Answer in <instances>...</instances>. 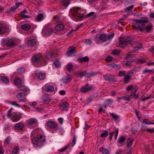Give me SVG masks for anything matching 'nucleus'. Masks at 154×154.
<instances>
[{"mask_svg": "<svg viewBox=\"0 0 154 154\" xmlns=\"http://www.w3.org/2000/svg\"><path fill=\"white\" fill-rule=\"evenodd\" d=\"M134 21L136 22V23H133L132 25V27L134 29L142 32L145 27L147 32H149L152 29V26L151 25H149L146 26L145 23L148 22V18L146 17H143L140 20H134Z\"/></svg>", "mask_w": 154, "mask_h": 154, "instance_id": "obj_1", "label": "nucleus"}, {"mask_svg": "<svg viewBox=\"0 0 154 154\" xmlns=\"http://www.w3.org/2000/svg\"><path fill=\"white\" fill-rule=\"evenodd\" d=\"M31 139L32 143L37 146L44 144L45 142V136L40 134H37L35 131H33L31 133Z\"/></svg>", "mask_w": 154, "mask_h": 154, "instance_id": "obj_2", "label": "nucleus"}, {"mask_svg": "<svg viewBox=\"0 0 154 154\" xmlns=\"http://www.w3.org/2000/svg\"><path fill=\"white\" fill-rule=\"evenodd\" d=\"M133 40L134 37L131 36H128L125 38L121 36L119 38V46L121 48H124L129 44L132 45L135 44V42Z\"/></svg>", "mask_w": 154, "mask_h": 154, "instance_id": "obj_3", "label": "nucleus"}, {"mask_svg": "<svg viewBox=\"0 0 154 154\" xmlns=\"http://www.w3.org/2000/svg\"><path fill=\"white\" fill-rule=\"evenodd\" d=\"M82 10L79 7L72 8L70 10L69 14L73 17L76 19V21H78L83 17L82 14L80 13L82 11Z\"/></svg>", "mask_w": 154, "mask_h": 154, "instance_id": "obj_4", "label": "nucleus"}, {"mask_svg": "<svg viewBox=\"0 0 154 154\" xmlns=\"http://www.w3.org/2000/svg\"><path fill=\"white\" fill-rule=\"evenodd\" d=\"M32 61L35 63L42 64L45 62V59L41 55L36 54L34 55L32 58Z\"/></svg>", "mask_w": 154, "mask_h": 154, "instance_id": "obj_5", "label": "nucleus"}, {"mask_svg": "<svg viewBox=\"0 0 154 154\" xmlns=\"http://www.w3.org/2000/svg\"><path fill=\"white\" fill-rule=\"evenodd\" d=\"M27 122L29 126L32 127L33 128L37 127L38 125V120L35 118H31L30 119L27 120Z\"/></svg>", "mask_w": 154, "mask_h": 154, "instance_id": "obj_6", "label": "nucleus"}, {"mask_svg": "<svg viewBox=\"0 0 154 154\" xmlns=\"http://www.w3.org/2000/svg\"><path fill=\"white\" fill-rule=\"evenodd\" d=\"M104 79L107 81L111 82H116L117 81L115 77L110 74H106L103 75Z\"/></svg>", "mask_w": 154, "mask_h": 154, "instance_id": "obj_7", "label": "nucleus"}, {"mask_svg": "<svg viewBox=\"0 0 154 154\" xmlns=\"http://www.w3.org/2000/svg\"><path fill=\"white\" fill-rule=\"evenodd\" d=\"M53 29L51 27H45L42 30V34L46 36H49L52 33Z\"/></svg>", "mask_w": 154, "mask_h": 154, "instance_id": "obj_8", "label": "nucleus"}, {"mask_svg": "<svg viewBox=\"0 0 154 154\" xmlns=\"http://www.w3.org/2000/svg\"><path fill=\"white\" fill-rule=\"evenodd\" d=\"M99 40H100L102 43H103L108 40V38L106 34H100L99 37L98 38H96L95 40L96 43L98 44H99L98 42Z\"/></svg>", "mask_w": 154, "mask_h": 154, "instance_id": "obj_9", "label": "nucleus"}, {"mask_svg": "<svg viewBox=\"0 0 154 154\" xmlns=\"http://www.w3.org/2000/svg\"><path fill=\"white\" fill-rule=\"evenodd\" d=\"M92 88L93 87L92 86H88V85L87 84L80 88V91L82 93H85L91 90Z\"/></svg>", "mask_w": 154, "mask_h": 154, "instance_id": "obj_10", "label": "nucleus"}, {"mask_svg": "<svg viewBox=\"0 0 154 154\" xmlns=\"http://www.w3.org/2000/svg\"><path fill=\"white\" fill-rule=\"evenodd\" d=\"M119 133V130L118 129H117L115 131H112L110 132H109V136L108 137L109 140L110 141H111L113 136V135L115 134V139L116 140L117 138L118 135Z\"/></svg>", "mask_w": 154, "mask_h": 154, "instance_id": "obj_11", "label": "nucleus"}, {"mask_svg": "<svg viewBox=\"0 0 154 154\" xmlns=\"http://www.w3.org/2000/svg\"><path fill=\"white\" fill-rule=\"evenodd\" d=\"M7 26L4 23H0V34H3L6 32Z\"/></svg>", "mask_w": 154, "mask_h": 154, "instance_id": "obj_12", "label": "nucleus"}, {"mask_svg": "<svg viewBox=\"0 0 154 154\" xmlns=\"http://www.w3.org/2000/svg\"><path fill=\"white\" fill-rule=\"evenodd\" d=\"M75 47H71L69 48V50L67 51V54L68 56H72L73 54L75 52Z\"/></svg>", "mask_w": 154, "mask_h": 154, "instance_id": "obj_13", "label": "nucleus"}, {"mask_svg": "<svg viewBox=\"0 0 154 154\" xmlns=\"http://www.w3.org/2000/svg\"><path fill=\"white\" fill-rule=\"evenodd\" d=\"M87 72L85 70L82 71H79L76 73L77 76L80 78H81L84 76L87 75Z\"/></svg>", "mask_w": 154, "mask_h": 154, "instance_id": "obj_14", "label": "nucleus"}, {"mask_svg": "<svg viewBox=\"0 0 154 154\" xmlns=\"http://www.w3.org/2000/svg\"><path fill=\"white\" fill-rule=\"evenodd\" d=\"M72 79V77L71 76L67 75L63 77L62 79L63 82L67 84Z\"/></svg>", "mask_w": 154, "mask_h": 154, "instance_id": "obj_15", "label": "nucleus"}, {"mask_svg": "<svg viewBox=\"0 0 154 154\" xmlns=\"http://www.w3.org/2000/svg\"><path fill=\"white\" fill-rule=\"evenodd\" d=\"M17 97L18 99L22 102H24L25 100V95L23 93H18L17 95Z\"/></svg>", "mask_w": 154, "mask_h": 154, "instance_id": "obj_16", "label": "nucleus"}, {"mask_svg": "<svg viewBox=\"0 0 154 154\" xmlns=\"http://www.w3.org/2000/svg\"><path fill=\"white\" fill-rule=\"evenodd\" d=\"M35 74L38 78L40 80H42L45 78V74L41 72H37Z\"/></svg>", "mask_w": 154, "mask_h": 154, "instance_id": "obj_17", "label": "nucleus"}, {"mask_svg": "<svg viewBox=\"0 0 154 154\" xmlns=\"http://www.w3.org/2000/svg\"><path fill=\"white\" fill-rule=\"evenodd\" d=\"M47 124L49 127L52 129L55 128L57 126V124L55 122L52 121L48 122Z\"/></svg>", "mask_w": 154, "mask_h": 154, "instance_id": "obj_18", "label": "nucleus"}, {"mask_svg": "<svg viewBox=\"0 0 154 154\" xmlns=\"http://www.w3.org/2000/svg\"><path fill=\"white\" fill-rule=\"evenodd\" d=\"M21 116L20 115L17 114V113H15L12 118V120L14 122H17L18 121L20 118Z\"/></svg>", "mask_w": 154, "mask_h": 154, "instance_id": "obj_19", "label": "nucleus"}, {"mask_svg": "<svg viewBox=\"0 0 154 154\" xmlns=\"http://www.w3.org/2000/svg\"><path fill=\"white\" fill-rule=\"evenodd\" d=\"M18 8V5L17 4H16V6L11 7L7 12V13L9 14L11 12H14Z\"/></svg>", "mask_w": 154, "mask_h": 154, "instance_id": "obj_20", "label": "nucleus"}, {"mask_svg": "<svg viewBox=\"0 0 154 154\" xmlns=\"http://www.w3.org/2000/svg\"><path fill=\"white\" fill-rule=\"evenodd\" d=\"M126 139V138L125 137L122 136L119 138L118 141L121 144V146H122L124 145L123 143L125 141Z\"/></svg>", "mask_w": 154, "mask_h": 154, "instance_id": "obj_21", "label": "nucleus"}, {"mask_svg": "<svg viewBox=\"0 0 154 154\" xmlns=\"http://www.w3.org/2000/svg\"><path fill=\"white\" fill-rule=\"evenodd\" d=\"M36 40L35 39L29 40L27 41V44L30 46H33L36 43Z\"/></svg>", "mask_w": 154, "mask_h": 154, "instance_id": "obj_22", "label": "nucleus"}, {"mask_svg": "<svg viewBox=\"0 0 154 154\" xmlns=\"http://www.w3.org/2000/svg\"><path fill=\"white\" fill-rule=\"evenodd\" d=\"M133 142V139L131 137L128 138V140L127 141V147L128 148L130 147L132 145Z\"/></svg>", "mask_w": 154, "mask_h": 154, "instance_id": "obj_23", "label": "nucleus"}, {"mask_svg": "<svg viewBox=\"0 0 154 154\" xmlns=\"http://www.w3.org/2000/svg\"><path fill=\"white\" fill-rule=\"evenodd\" d=\"M23 124L22 123H19L17 124L14 126V128L17 130L23 129Z\"/></svg>", "mask_w": 154, "mask_h": 154, "instance_id": "obj_24", "label": "nucleus"}, {"mask_svg": "<svg viewBox=\"0 0 154 154\" xmlns=\"http://www.w3.org/2000/svg\"><path fill=\"white\" fill-rule=\"evenodd\" d=\"M89 60V59L88 57H85L83 58H80L78 59V61L80 63L82 62H88Z\"/></svg>", "mask_w": 154, "mask_h": 154, "instance_id": "obj_25", "label": "nucleus"}, {"mask_svg": "<svg viewBox=\"0 0 154 154\" xmlns=\"http://www.w3.org/2000/svg\"><path fill=\"white\" fill-rule=\"evenodd\" d=\"M64 28V25L60 24L56 26H55V29L56 31H60L62 30Z\"/></svg>", "mask_w": 154, "mask_h": 154, "instance_id": "obj_26", "label": "nucleus"}, {"mask_svg": "<svg viewBox=\"0 0 154 154\" xmlns=\"http://www.w3.org/2000/svg\"><path fill=\"white\" fill-rule=\"evenodd\" d=\"M21 28L24 30L28 31L30 28V26L28 24H26L21 26Z\"/></svg>", "mask_w": 154, "mask_h": 154, "instance_id": "obj_27", "label": "nucleus"}, {"mask_svg": "<svg viewBox=\"0 0 154 154\" xmlns=\"http://www.w3.org/2000/svg\"><path fill=\"white\" fill-rule=\"evenodd\" d=\"M100 151L103 154H109L110 153L109 151L102 147H100L99 148Z\"/></svg>", "mask_w": 154, "mask_h": 154, "instance_id": "obj_28", "label": "nucleus"}, {"mask_svg": "<svg viewBox=\"0 0 154 154\" xmlns=\"http://www.w3.org/2000/svg\"><path fill=\"white\" fill-rule=\"evenodd\" d=\"M45 90L48 92H52L54 91V88L51 85L48 86L46 87Z\"/></svg>", "mask_w": 154, "mask_h": 154, "instance_id": "obj_29", "label": "nucleus"}, {"mask_svg": "<svg viewBox=\"0 0 154 154\" xmlns=\"http://www.w3.org/2000/svg\"><path fill=\"white\" fill-rule=\"evenodd\" d=\"M1 79L4 83L7 84L9 83L8 79L6 76H1Z\"/></svg>", "mask_w": 154, "mask_h": 154, "instance_id": "obj_30", "label": "nucleus"}, {"mask_svg": "<svg viewBox=\"0 0 154 154\" xmlns=\"http://www.w3.org/2000/svg\"><path fill=\"white\" fill-rule=\"evenodd\" d=\"M43 19V15L42 14H39L38 15L36 18L35 21L38 22L42 21Z\"/></svg>", "mask_w": 154, "mask_h": 154, "instance_id": "obj_31", "label": "nucleus"}, {"mask_svg": "<svg viewBox=\"0 0 154 154\" xmlns=\"http://www.w3.org/2000/svg\"><path fill=\"white\" fill-rule=\"evenodd\" d=\"M138 70V67H135L128 71V73L129 74L131 75L135 72H136Z\"/></svg>", "mask_w": 154, "mask_h": 154, "instance_id": "obj_32", "label": "nucleus"}, {"mask_svg": "<svg viewBox=\"0 0 154 154\" xmlns=\"http://www.w3.org/2000/svg\"><path fill=\"white\" fill-rule=\"evenodd\" d=\"M60 107H62L64 109L69 107V105L67 102H65L62 103Z\"/></svg>", "mask_w": 154, "mask_h": 154, "instance_id": "obj_33", "label": "nucleus"}, {"mask_svg": "<svg viewBox=\"0 0 154 154\" xmlns=\"http://www.w3.org/2000/svg\"><path fill=\"white\" fill-rule=\"evenodd\" d=\"M109 133L107 131H105L102 132L100 135V137L102 138L106 137L108 136Z\"/></svg>", "mask_w": 154, "mask_h": 154, "instance_id": "obj_34", "label": "nucleus"}, {"mask_svg": "<svg viewBox=\"0 0 154 154\" xmlns=\"http://www.w3.org/2000/svg\"><path fill=\"white\" fill-rule=\"evenodd\" d=\"M97 72H91L90 73H87V76L88 77L94 76L98 74Z\"/></svg>", "mask_w": 154, "mask_h": 154, "instance_id": "obj_35", "label": "nucleus"}, {"mask_svg": "<svg viewBox=\"0 0 154 154\" xmlns=\"http://www.w3.org/2000/svg\"><path fill=\"white\" fill-rule=\"evenodd\" d=\"M53 55L54 53L53 52H51L47 54L45 59V60L46 59H48L50 58H51L53 56Z\"/></svg>", "mask_w": 154, "mask_h": 154, "instance_id": "obj_36", "label": "nucleus"}, {"mask_svg": "<svg viewBox=\"0 0 154 154\" xmlns=\"http://www.w3.org/2000/svg\"><path fill=\"white\" fill-rule=\"evenodd\" d=\"M26 13V10H24L22 11L20 13V15H21L22 17L23 18H28L29 17L28 16L26 15L25 14Z\"/></svg>", "mask_w": 154, "mask_h": 154, "instance_id": "obj_37", "label": "nucleus"}, {"mask_svg": "<svg viewBox=\"0 0 154 154\" xmlns=\"http://www.w3.org/2000/svg\"><path fill=\"white\" fill-rule=\"evenodd\" d=\"M130 79V77L129 75H127L125 76L124 79V81L125 83L127 84L129 82V80Z\"/></svg>", "mask_w": 154, "mask_h": 154, "instance_id": "obj_38", "label": "nucleus"}, {"mask_svg": "<svg viewBox=\"0 0 154 154\" xmlns=\"http://www.w3.org/2000/svg\"><path fill=\"white\" fill-rule=\"evenodd\" d=\"M120 50L114 49L112 51V54L114 55H118L120 53Z\"/></svg>", "mask_w": 154, "mask_h": 154, "instance_id": "obj_39", "label": "nucleus"}, {"mask_svg": "<svg viewBox=\"0 0 154 154\" xmlns=\"http://www.w3.org/2000/svg\"><path fill=\"white\" fill-rule=\"evenodd\" d=\"M84 42L87 45H89L92 44V41L90 39H86L84 40Z\"/></svg>", "mask_w": 154, "mask_h": 154, "instance_id": "obj_40", "label": "nucleus"}, {"mask_svg": "<svg viewBox=\"0 0 154 154\" xmlns=\"http://www.w3.org/2000/svg\"><path fill=\"white\" fill-rule=\"evenodd\" d=\"M16 45V42L14 41H10L8 42L7 44L8 46L11 47Z\"/></svg>", "mask_w": 154, "mask_h": 154, "instance_id": "obj_41", "label": "nucleus"}, {"mask_svg": "<svg viewBox=\"0 0 154 154\" xmlns=\"http://www.w3.org/2000/svg\"><path fill=\"white\" fill-rule=\"evenodd\" d=\"M73 69V66L72 63H69L67 65V69L68 71H71Z\"/></svg>", "mask_w": 154, "mask_h": 154, "instance_id": "obj_42", "label": "nucleus"}, {"mask_svg": "<svg viewBox=\"0 0 154 154\" xmlns=\"http://www.w3.org/2000/svg\"><path fill=\"white\" fill-rule=\"evenodd\" d=\"M43 102L45 103H49L50 101V99L49 97H45L43 100Z\"/></svg>", "mask_w": 154, "mask_h": 154, "instance_id": "obj_43", "label": "nucleus"}, {"mask_svg": "<svg viewBox=\"0 0 154 154\" xmlns=\"http://www.w3.org/2000/svg\"><path fill=\"white\" fill-rule=\"evenodd\" d=\"M19 148L18 147L16 146L14 148L12 152V154H16L18 152Z\"/></svg>", "mask_w": 154, "mask_h": 154, "instance_id": "obj_44", "label": "nucleus"}, {"mask_svg": "<svg viewBox=\"0 0 154 154\" xmlns=\"http://www.w3.org/2000/svg\"><path fill=\"white\" fill-rule=\"evenodd\" d=\"M21 82V79L19 78L16 79L14 81V83L16 85H20Z\"/></svg>", "mask_w": 154, "mask_h": 154, "instance_id": "obj_45", "label": "nucleus"}, {"mask_svg": "<svg viewBox=\"0 0 154 154\" xmlns=\"http://www.w3.org/2000/svg\"><path fill=\"white\" fill-rule=\"evenodd\" d=\"M11 138L10 136L8 137L5 139L4 143L5 144H8L10 142Z\"/></svg>", "mask_w": 154, "mask_h": 154, "instance_id": "obj_46", "label": "nucleus"}, {"mask_svg": "<svg viewBox=\"0 0 154 154\" xmlns=\"http://www.w3.org/2000/svg\"><path fill=\"white\" fill-rule=\"evenodd\" d=\"M54 21L56 23H58L60 21V18L59 15H57L54 17Z\"/></svg>", "mask_w": 154, "mask_h": 154, "instance_id": "obj_47", "label": "nucleus"}, {"mask_svg": "<svg viewBox=\"0 0 154 154\" xmlns=\"http://www.w3.org/2000/svg\"><path fill=\"white\" fill-rule=\"evenodd\" d=\"M19 88L21 90L23 91L24 92H26L27 91V88L26 86L24 85H21L19 87Z\"/></svg>", "mask_w": 154, "mask_h": 154, "instance_id": "obj_48", "label": "nucleus"}, {"mask_svg": "<svg viewBox=\"0 0 154 154\" xmlns=\"http://www.w3.org/2000/svg\"><path fill=\"white\" fill-rule=\"evenodd\" d=\"M13 109H10L7 112V116L8 118H10L11 117L12 115L11 112Z\"/></svg>", "mask_w": 154, "mask_h": 154, "instance_id": "obj_49", "label": "nucleus"}, {"mask_svg": "<svg viewBox=\"0 0 154 154\" xmlns=\"http://www.w3.org/2000/svg\"><path fill=\"white\" fill-rule=\"evenodd\" d=\"M25 72V69L24 68H20L17 70V72L20 74L23 73Z\"/></svg>", "mask_w": 154, "mask_h": 154, "instance_id": "obj_50", "label": "nucleus"}, {"mask_svg": "<svg viewBox=\"0 0 154 154\" xmlns=\"http://www.w3.org/2000/svg\"><path fill=\"white\" fill-rule=\"evenodd\" d=\"M110 115L114 118V119L116 120L119 118V116L115 114L114 113H112Z\"/></svg>", "mask_w": 154, "mask_h": 154, "instance_id": "obj_51", "label": "nucleus"}, {"mask_svg": "<svg viewBox=\"0 0 154 154\" xmlns=\"http://www.w3.org/2000/svg\"><path fill=\"white\" fill-rule=\"evenodd\" d=\"M149 51L152 54V55L154 56V45L152 46Z\"/></svg>", "mask_w": 154, "mask_h": 154, "instance_id": "obj_52", "label": "nucleus"}, {"mask_svg": "<svg viewBox=\"0 0 154 154\" xmlns=\"http://www.w3.org/2000/svg\"><path fill=\"white\" fill-rule=\"evenodd\" d=\"M69 145H67L63 147V148L60 149L59 151L60 152H63L65 151L69 147Z\"/></svg>", "mask_w": 154, "mask_h": 154, "instance_id": "obj_53", "label": "nucleus"}, {"mask_svg": "<svg viewBox=\"0 0 154 154\" xmlns=\"http://www.w3.org/2000/svg\"><path fill=\"white\" fill-rule=\"evenodd\" d=\"M126 73L125 71H120L119 73L118 76L121 77L124 76L125 75Z\"/></svg>", "mask_w": 154, "mask_h": 154, "instance_id": "obj_54", "label": "nucleus"}, {"mask_svg": "<svg viewBox=\"0 0 154 154\" xmlns=\"http://www.w3.org/2000/svg\"><path fill=\"white\" fill-rule=\"evenodd\" d=\"M142 46V45L141 43H140L139 44L137 45L134 48V51H136L137 50H139L140 49Z\"/></svg>", "mask_w": 154, "mask_h": 154, "instance_id": "obj_55", "label": "nucleus"}, {"mask_svg": "<svg viewBox=\"0 0 154 154\" xmlns=\"http://www.w3.org/2000/svg\"><path fill=\"white\" fill-rule=\"evenodd\" d=\"M114 33H110L108 35V39L110 40L114 36Z\"/></svg>", "mask_w": 154, "mask_h": 154, "instance_id": "obj_56", "label": "nucleus"}, {"mask_svg": "<svg viewBox=\"0 0 154 154\" xmlns=\"http://www.w3.org/2000/svg\"><path fill=\"white\" fill-rule=\"evenodd\" d=\"M146 62V60L144 58H141L137 60V62L140 63H144Z\"/></svg>", "mask_w": 154, "mask_h": 154, "instance_id": "obj_57", "label": "nucleus"}, {"mask_svg": "<svg viewBox=\"0 0 154 154\" xmlns=\"http://www.w3.org/2000/svg\"><path fill=\"white\" fill-rule=\"evenodd\" d=\"M76 140V138L75 136V135L74 136V138L73 139L71 143V146L72 147H73V146H74L75 144V142Z\"/></svg>", "mask_w": 154, "mask_h": 154, "instance_id": "obj_58", "label": "nucleus"}, {"mask_svg": "<svg viewBox=\"0 0 154 154\" xmlns=\"http://www.w3.org/2000/svg\"><path fill=\"white\" fill-rule=\"evenodd\" d=\"M131 97L132 98H136L138 97V95H136L135 93H134L131 92Z\"/></svg>", "mask_w": 154, "mask_h": 154, "instance_id": "obj_59", "label": "nucleus"}, {"mask_svg": "<svg viewBox=\"0 0 154 154\" xmlns=\"http://www.w3.org/2000/svg\"><path fill=\"white\" fill-rule=\"evenodd\" d=\"M53 64H54L57 67H59L60 66V63L58 61L54 62L53 63Z\"/></svg>", "mask_w": 154, "mask_h": 154, "instance_id": "obj_60", "label": "nucleus"}, {"mask_svg": "<svg viewBox=\"0 0 154 154\" xmlns=\"http://www.w3.org/2000/svg\"><path fill=\"white\" fill-rule=\"evenodd\" d=\"M113 59V58L112 57L109 56L107 57L106 59V61L108 62H110Z\"/></svg>", "mask_w": 154, "mask_h": 154, "instance_id": "obj_61", "label": "nucleus"}, {"mask_svg": "<svg viewBox=\"0 0 154 154\" xmlns=\"http://www.w3.org/2000/svg\"><path fill=\"white\" fill-rule=\"evenodd\" d=\"M151 95L150 94L149 95L148 97H143V98H142L141 99V101H145L146 100H147L150 98V97H151Z\"/></svg>", "mask_w": 154, "mask_h": 154, "instance_id": "obj_62", "label": "nucleus"}, {"mask_svg": "<svg viewBox=\"0 0 154 154\" xmlns=\"http://www.w3.org/2000/svg\"><path fill=\"white\" fill-rule=\"evenodd\" d=\"M11 127V126L8 124H6L5 125V130H9Z\"/></svg>", "mask_w": 154, "mask_h": 154, "instance_id": "obj_63", "label": "nucleus"}, {"mask_svg": "<svg viewBox=\"0 0 154 154\" xmlns=\"http://www.w3.org/2000/svg\"><path fill=\"white\" fill-rule=\"evenodd\" d=\"M116 154H124L122 150V149L118 150L116 153Z\"/></svg>", "mask_w": 154, "mask_h": 154, "instance_id": "obj_64", "label": "nucleus"}]
</instances>
